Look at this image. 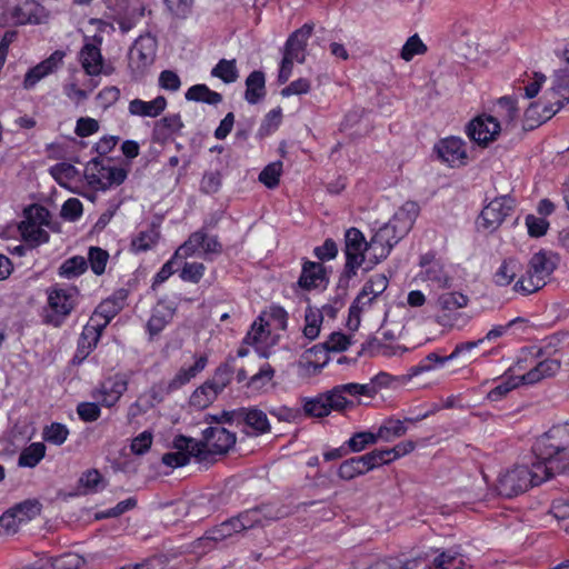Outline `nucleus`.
Here are the masks:
<instances>
[{
    "label": "nucleus",
    "instance_id": "7",
    "mask_svg": "<svg viewBox=\"0 0 569 569\" xmlns=\"http://www.w3.org/2000/svg\"><path fill=\"white\" fill-rule=\"evenodd\" d=\"M157 39L151 34L140 36L129 51V68L134 80H141L153 64L157 53Z\"/></svg>",
    "mask_w": 569,
    "mask_h": 569
},
{
    "label": "nucleus",
    "instance_id": "49",
    "mask_svg": "<svg viewBox=\"0 0 569 569\" xmlns=\"http://www.w3.org/2000/svg\"><path fill=\"white\" fill-rule=\"evenodd\" d=\"M109 260V253L107 250L100 247H90L88 251V263L92 272L97 276H101L106 271V266Z\"/></svg>",
    "mask_w": 569,
    "mask_h": 569
},
{
    "label": "nucleus",
    "instance_id": "39",
    "mask_svg": "<svg viewBox=\"0 0 569 569\" xmlns=\"http://www.w3.org/2000/svg\"><path fill=\"white\" fill-rule=\"evenodd\" d=\"M303 412L308 417L323 418L331 411L328 407V399L323 393L318 395L315 398L303 399Z\"/></svg>",
    "mask_w": 569,
    "mask_h": 569
},
{
    "label": "nucleus",
    "instance_id": "19",
    "mask_svg": "<svg viewBox=\"0 0 569 569\" xmlns=\"http://www.w3.org/2000/svg\"><path fill=\"white\" fill-rule=\"evenodd\" d=\"M328 278L326 268L320 262L306 261L302 266V271L299 277L298 283L302 289L311 290L319 288L322 283H327Z\"/></svg>",
    "mask_w": 569,
    "mask_h": 569
},
{
    "label": "nucleus",
    "instance_id": "64",
    "mask_svg": "<svg viewBox=\"0 0 569 569\" xmlns=\"http://www.w3.org/2000/svg\"><path fill=\"white\" fill-rule=\"evenodd\" d=\"M325 396L328 399V407L330 411H342L347 407L353 406V402L346 398V395L339 388V386L335 387L330 391L325 392Z\"/></svg>",
    "mask_w": 569,
    "mask_h": 569
},
{
    "label": "nucleus",
    "instance_id": "10",
    "mask_svg": "<svg viewBox=\"0 0 569 569\" xmlns=\"http://www.w3.org/2000/svg\"><path fill=\"white\" fill-rule=\"evenodd\" d=\"M501 130L500 122L493 116H479L471 120L466 132L468 137L481 146H487L491 141L496 140Z\"/></svg>",
    "mask_w": 569,
    "mask_h": 569
},
{
    "label": "nucleus",
    "instance_id": "35",
    "mask_svg": "<svg viewBox=\"0 0 569 569\" xmlns=\"http://www.w3.org/2000/svg\"><path fill=\"white\" fill-rule=\"evenodd\" d=\"M44 569H79L84 560L73 552H66L54 558L42 560Z\"/></svg>",
    "mask_w": 569,
    "mask_h": 569
},
{
    "label": "nucleus",
    "instance_id": "20",
    "mask_svg": "<svg viewBox=\"0 0 569 569\" xmlns=\"http://www.w3.org/2000/svg\"><path fill=\"white\" fill-rule=\"evenodd\" d=\"M561 368L558 359H545L539 361L532 369L520 377L523 385H533L545 378L553 377Z\"/></svg>",
    "mask_w": 569,
    "mask_h": 569
},
{
    "label": "nucleus",
    "instance_id": "11",
    "mask_svg": "<svg viewBox=\"0 0 569 569\" xmlns=\"http://www.w3.org/2000/svg\"><path fill=\"white\" fill-rule=\"evenodd\" d=\"M237 436L234 432L227 430L223 427H208L202 431V440L199 441L212 455H224L236 443Z\"/></svg>",
    "mask_w": 569,
    "mask_h": 569
},
{
    "label": "nucleus",
    "instance_id": "30",
    "mask_svg": "<svg viewBox=\"0 0 569 569\" xmlns=\"http://www.w3.org/2000/svg\"><path fill=\"white\" fill-rule=\"evenodd\" d=\"M174 309L159 303L153 308L150 319L147 323V330L151 337L159 335L170 322Z\"/></svg>",
    "mask_w": 569,
    "mask_h": 569
},
{
    "label": "nucleus",
    "instance_id": "56",
    "mask_svg": "<svg viewBox=\"0 0 569 569\" xmlns=\"http://www.w3.org/2000/svg\"><path fill=\"white\" fill-rule=\"evenodd\" d=\"M468 297L461 292H446L438 298V305L442 310H457L468 305Z\"/></svg>",
    "mask_w": 569,
    "mask_h": 569
},
{
    "label": "nucleus",
    "instance_id": "53",
    "mask_svg": "<svg viewBox=\"0 0 569 569\" xmlns=\"http://www.w3.org/2000/svg\"><path fill=\"white\" fill-rule=\"evenodd\" d=\"M21 230L24 240L33 246H39L49 241V233L37 223H23Z\"/></svg>",
    "mask_w": 569,
    "mask_h": 569
},
{
    "label": "nucleus",
    "instance_id": "15",
    "mask_svg": "<svg viewBox=\"0 0 569 569\" xmlns=\"http://www.w3.org/2000/svg\"><path fill=\"white\" fill-rule=\"evenodd\" d=\"M438 158L450 167H458L465 163L467 152L465 142L457 137L442 139L435 146Z\"/></svg>",
    "mask_w": 569,
    "mask_h": 569
},
{
    "label": "nucleus",
    "instance_id": "18",
    "mask_svg": "<svg viewBox=\"0 0 569 569\" xmlns=\"http://www.w3.org/2000/svg\"><path fill=\"white\" fill-rule=\"evenodd\" d=\"M323 501H306L297 505L295 508H291L290 506L286 505H274V503H261L259 506H256L254 508L259 511V520L262 525V527L270 521H276L282 518H286L290 516L293 512L299 511L300 509L306 510L308 507H313L316 505H320Z\"/></svg>",
    "mask_w": 569,
    "mask_h": 569
},
{
    "label": "nucleus",
    "instance_id": "63",
    "mask_svg": "<svg viewBox=\"0 0 569 569\" xmlns=\"http://www.w3.org/2000/svg\"><path fill=\"white\" fill-rule=\"evenodd\" d=\"M222 184L220 171H206L200 182V191L206 194L217 193Z\"/></svg>",
    "mask_w": 569,
    "mask_h": 569
},
{
    "label": "nucleus",
    "instance_id": "37",
    "mask_svg": "<svg viewBox=\"0 0 569 569\" xmlns=\"http://www.w3.org/2000/svg\"><path fill=\"white\" fill-rule=\"evenodd\" d=\"M46 455V446L41 442H33L24 448L18 459L20 467L33 468Z\"/></svg>",
    "mask_w": 569,
    "mask_h": 569
},
{
    "label": "nucleus",
    "instance_id": "59",
    "mask_svg": "<svg viewBox=\"0 0 569 569\" xmlns=\"http://www.w3.org/2000/svg\"><path fill=\"white\" fill-rule=\"evenodd\" d=\"M49 172L61 186H63L67 181L73 180L78 174L76 167L67 162L56 163L49 169Z\"/></svg>",
    "mask_w": 569,
    "mask_h": 569
},
{
    "label": "nucleus",
    "instance_id": "54",
    "mask_svg": "<svg viewBox=\"0 0 569 569\" xmlns=\"http://www.w3.org/2000/svg\"><path fill=\"white\" fill-rule=\"evenodd\" d=\"M545 284H546V282L533 277V274L527 270L526 274L521 276L519 278V280L515 283L513 290L523 296H527V295L538 291Z\"/></svg>",
    "mask_w": 569,
    "mask_h": 569
},
{
    "label": "nucleus",
    "instance_id": "57",
    "mask_svg": "<svg viewBox=\"0 0 569 569\" xmlns=\"http://www.w3.org/2000/svg\"><path fill=\"white\" fill-rule=\"evenodd\" d=\"M407 428L401 420L389 419L379 429L378 437L386 441H390L393 438L401 437L406 433Z\"/></svg>",
    "mask_w": 569,
    "mask_h": 569
},
{
    "label": "nucleus",
    "instance_id": "25",
    "mask_svg": "<svg viewBox=\"0 0 569 569\" xmlns=\"http://www.w3.org/2000/svg\"><path fill=\"white\" fill-rule=\"evenodd\" d=\"M80 61L87 74L99 76L102 72L103 59L98 46L86 43L80 51Z\"/></svg>",
    "mask_w": 569,
    "mask_h": 569
},
{
    "label": "nucleus",
    "instance_id": "61",
    "mask_svg": "<svg viewBox=\"0 0 569 569\" xmlns=\"http://www.w3.org/2000/svg\"><path fill=\"white\" fill-rule=\"evenodd\" d=\"M388 287V279L385 274L372 276L362 287V297L380 296Z\"/></svg>",
    "mask_w": 569,
    "mask_h": 569
},
{
    "label": "nucleus",
    "instance_id": "31",
    "mask_svg": "<svg viewBox=\"0 0 569 569\" xmlns=\"http://www.w3.org/2000/svg\"><path fill=\"white\" fill-rule=\"evenodd\" d=\"M184 98L188 101L202 102L210 106H217L222 101V96L211 90L206 84H194L190 87L184 93Z\"/></svg>",
    "mask_w": 569,
    "mask_h": 569
},
{
    "label": "nucleus",
    "instance_id": "4",
    "mask_svg": "<svg viewBox=\"0 0 569 569\" xmlns=\"http://www.w3.org/2000/svg\"><path fill=\"white\" fill-rule=\"evenodd\" d=\"M420 208L415 201H407L393 216L392 220L381 227L372 237V246L389 243L392 249L412 228Z\"/></svg>",
    "mask_w": 569,
    "mask_h": 569
},
{
    "label": "nucleus",
    "instance_id": "17",
    "mask_svg": "<svg viewBox=\"0 0 569 569\" xmlns=\"http://www.w3.org/2000/svg\"><path fill=\"white\" fill-rule=\"evenodd\" d=\"M312 31L313 24L305 23L301 28L292 32L284 44L283 56L299 63L305 62L307 41L311 37Z\"/></svg>",
    "mask_w": 569,
    "mask_h": 569
},
{
    "label": "nucleus",
    "instance_id": "55",
    "mask_svg": "<svg viewBox=\"0 0 569 569\" xmlns=\"http://www.w3.org/2000/svg\"><path fill=\"white\" fill-rule=\"evenodd\" d=\"M427 50H428L427 46L422 42L420 37L416 33L407 39L406 43L403 44V47L400 51V57L405 61H410V60H412V58L415 56L425 54L427 52Z\"/></svg>",
    "mask_w": 569,
    "mask_h": 569
},
{
    "label": "nucleus",
    "instance_id": "33",
    "mask_svg": "<svg viewBox=\"0 0 569 569\" xmlns=\"http://www.w3.org/2000/svg\"><path fill=\"white\" fill-rule=\"evenodd\" d=\"M463 557L453 549L441 551L429 566L430 569H463Z\"/></svg>",
    "mask_w": 569,
    "mask_h": 569
},
{
    "label": "nucleus",
    "instance_id": "16",
    "mask_svg": "<svg viewBox=\"0 0 569 569\" xmlns=\"http://www.w3.org/2000/svg\"><path fill=\"white\" fill-rule=\"evenodd\" d=\"M127 389L128 380L123 376L116 375L101 383L93 393V398L99 399L102 406L110 408L119 401Z\"/></svg>",
    "mask_w": 569,
    "mask_h": 569
},
{
    "label": "nucleus",
    "instance_id": "46",
    "mask_svg": "<svg viewBox=\"0 0 569 569\" xmlns=\"http://www.w3.org/2000/svg\"><path fill=\"white\" fill-rule=\"evenodd\" d=\"M268 327H269V323L264 322L262 317H259L251 325V328L247 332L242 342L244 345H251V346H256L258 343L266 342L268 336L270 335V331L267 329Z\"/></svg>",
    "mask_w": 569,
    "mask_h": 569
},
{
    "label": "nucleus",
    "instance_id": "3",
    "mask_svg": "<svg viewBox=\"0 0 569 569\" xmlns=\"http://www.w3.org/2000/svg\"><path fill=\"white\" fill-rule=\"evenodd\" d=\"M47 306L43 308L42 321L54 328L61 327L78 303L77 287L54 284L47 290Z\"/></svg>",
    "mask_w": 569,
    "mask_h": 569
},
{
    "label": "nucleus",
    "instance_id": "21",
    "mask_svg": "<svg viewBox=\"0 0 569 569\" xmlns=\"http://www.w3.org/2000/svg\"><path fill=\"white\" fill-rule=\"evenodd\" d=\"M556 267V256L541 250L531 257L528 271L531 272L533 277L546 282L547 278L553 272Z\"/></svg>",
    "mask_w": 569,
    "mask_h": 569
},
{
    "label": "nucleus",
    "instance_id": "43",
    "mask_svg": "<svg viewBox=\"0 0 569 569\" xmlns=\"http://www.w3.org/2000/svg\"><path fill=\"white\" fill-rule=\"evenodd\" d=\"M417 559H402L399 557H387L378 559L369 565L366 569H416Z\"/></svg>",
    "mask_w": 569,
    "mask_h": 569
},
{
    "label": "nucleus",
    "instance_id": "40",
    "mask_svg": "<svg viewBox=\"0 0 569 569\" xmlns=\"http://www.w3.org/2000/svg\"><path fill=\"white\" fill-rule=\"evenodd\" d=\"M210 73L212 77L221 79L224 83L236 82L239 78L236 59H221Z\"/></svg>",
    "mask_w": 569,
    "mask_h": 569
},
{
    "label": "nucleus",
    "instance_id": "2",
    "mask_svg": "<svg viewBox=\"0 0 569 569\" xmlns=\"http://www.w3.org/2000/svg\"><path fill=\"white\" fill-rule=\"evenodd\" d=\"M538 459L532 462V467L517 466L508 470L498 479L497 491L498 495L506 498H512L527 491L530 487L539 486L543 481L553 476L549 470L537 469Z\"/></svg>",
    "mask_w": 569,
    "mask_h": 569
},
{
    "label": "nucleus",
    "instance_id": "22",
    "mask_svg": "<svg viewBox=\"0 0 569 569\" xmlns=\"http://www.w3.org/2000/svg\"><path fill=\"white\" fill-rule=\"evenodd\" d=\"M129 291L124 288L116 290L96 308V317L113 319L126 306Z\"/></svg>",
    "mask_w": 569,
    "mask_h": 569
},
{
    "label": "nucleus",
    "instance_id": "36",
    "mask_svg": "<svg viewBox=\"0 0 569 569\" xmlns=\"http://www.w3.org/2000/svg\"><path fill=\"white\" fill-rule=\"evenodd\" d=\"M88 269V261L84 257L73 256L64 260L58 269L61 278L74 279L83 274Z\"/></svg>",
    "mask_w": 569,
    "mask_h": 569
},
{
    "label": "nucleus",
    "instance_id": "9",
    "mask_svg": "<svg viewBox=\"0 0 569 569\" xmlns=\"http://www.w3.org/2000/svg\"><path fill=\"white\" fill-rule=\"evenodd\" d=\"M516 201L510 196L493 198L481 210L478 224L487 230H496L513 211Z\"/></svg>",
    "mask_w": 569,
    "mask_h": 569
},
{
    "label": "nucleus",
    "instance_id": "28",
    "mask_svg": "<svg viewBox=\"0 0 569 569\" xmlns=\"http://www.w3.org/2000/svg\"><path fill=\"white\" fill-rule=\"evenodd\" d=\"M521 270L522 266L518 259L506 258L493 273L492 280L499 287L509 286Z\"/></svg>",
    "mask_w": 569,
    "mask_h": 569
},
{
    "label": "nucleus",
    "instance_id": "50",
    "mask_svg": "<svg viewBox=\"0 0 569 569\" xmlns=\"http://www.w3.org/2000/svg\"><path fill=\"white\" fill-rule=\"evenodd\" d=\"M380 437L378 432L373 433L370 431L356 432L347 442L350 452H360L370 445H375Z\"/></svg>",
    "mask_w": 569,
    "mask_h": 569
},
{
    "label": "nucleus",
    "instance_id": "32",
    "mask_svg": "<svg viewBox=\"0 0 569 569\" xmlns=\"http://www.w3.org/2000/svg\"><path fill=\"white\" fill-rule=\"evenodd\" d=\"M369 472L365 455L345 460L338 468V476L342 480H351Z\"/></svg>",
    "mask_w": 569,
    "mask_h": 569
},
{
    "label": "nucleus",
    "instance_id": "38",
    "mask_svg": "<svg viewBox=\"0 0 569 569\" xmlns=\"http://www.w3.org/2000/svg\"><path fill=\"white\" fill-rule=\"evenodd\" d=\"M97 333H92V330L89 328H83L79 340L77 351L73 356V363H81L96 348L97 342L94 341V337Z\"/></svg>",
    "mask_w": 569,
    "mask_h": 569
},
{
    "label": "nucleus",
    "instance_id": "41",
    "mask_svg": "<svg viewBox=\"0 0 569 569\" xmlns=\"http://www.w3.org/2000/svg\"><path fill=\"white\" fill-rule=\"evenodd\" d=\"M259 511L258 509L249 508L247 510H243L239 512L238 515L233 516V520L236 523V527L238 528L239 532L243 535L250 529L262 527L260 520H259Z\"/></svg>",
    "mask_w": 569,
    "mask_h": 569
},
{
    "label": "nucleus",
    "instance_id": "12",
    "mask_svg": "<svg viewBox=\"0 0 569 569\" xmlns=\"http://www.w3.org/2000/svg\"><path fill=\"white\" fill-rule=\"evenodd\" d=\"M12 10L13 13L9 16V26L39 24L47 19L44 7L34 0H18Z\"/></svg>",
    "mask_w": 569,
    "mask_h": 569
},
{
    "label": "nucleus",
    "instance_id": "23",
    "mask_svg": "<svg viewBox=\"0 0 569 569\" xmlns=\"http://www.w3.org/2000/svg\"><path fill=\"white\" fill-rule=\"evenodd\" d=\"M166 107L167 99L163 96H158L151 101L133 99L129 102L128 110L132 116L156 118L164 111Z\"/></svg>",
    "mask_w": 569,
    "mask_h": 569
},
{
    "label": "nucleus",
    "instance_id": "14",
    "mask_svg": "<svg viewBox=\"0 0 569 569\" xmlns=\"http://www.w3.org/2000/svg\"><path fill=\"white\" fill-rule=\"evenodd\" d=\"M240 426L249 436H260L270 432L271 425L267 413L257 407L240 408Z\"/></svg>",
    "mask_w": 569,
    "mask_h": 569
},
{
    "label": "nucleus",
    "instance_id": "62",
    "mask_svg": "<svg viewBox=\"0 0 569 569\" xmlns=\"http://www.w3.org/2000/svg\"><path fill=\"white\" fill-rule=\"evenodd\" d=\"M217 398V391L212 390L211 386L204 382L201 387L197 388L191 395L190 401L193 406L206 408Z\"/></svg>",
    "mask_w": 569,
    "mask_h": 569
},
{
    "label": "nucleus",
    "instance_id": "52",
    "mask_svg": "<svg viewBox=\"0 0 569 569\" xmlns=\"http://www.w3.org/2000/svg\"><path fill=\"white\" fill-rule=\"evenodd\" d=\"M232 373V367L228 363H222L217 368L212 380L207 381V383L211 386L212 390L217 391L218 396L230 383Z\"/></svg>",
    "mask_w": 569,
    "mask_h": 569
},
{
    "label": "nucleus",
    "instance_id": "60",
    "mask_svg": "<svg viewBox=\"0 0 569 569\" xmlns=\"http://www.w3.org/2000/svg\"><path fill=\"white\" fill-rule=\"evenodd\" d=\"M68 435V428L59 422H53L43 430V439L57 446L62 445L67 440Z\"/></svg>",
    "mask_w": 569,
    "mask_h": 569
},
{
    "label": "nucleus",
    "instance_id": "13",
    "mask_svg": "<svg viewBox=\"0 0 569 569\" xmlns=\"http://www.w3.org/2000/svg\"><path fill=\"white\" fill-rule=\"evenodd\" d=\"M199 249H202L206 256L219 254L222 251V244L217 237H208L206 232L199 230L190 234L188 240L176 251V256L189 257Z\"/></svg>",
    "mask_w": 569,
    "mask_h": 569
},
{
    "label": "nucleus",
    "instance_id": "58",
    "mask_svg": "<svg viewBox=\"0 0 569 569\" xmlns=\"http://www.w3.org/2000/svg\"><path fill=\"white\" fill-rule=\"evenodd\" d=\"M282 171V162L276 161L263 168L259 174V181L267 188L272 189L279 184V178Z\"/></svg>",
    "mask_w": 569,
    "mask_h": 569
},
{
    "label": "nucleus",
    "instance_id": "51",
    "mask_svg": "<svg viewBox=\"0 0 569 569\" xmlns=\"http://www.w3.org/2000/svg\"><path fill=\"white\" fill-rule=\"evenodd\" d=\"M42 505L38 499H27L12 507L19 516L20 521H28L36 518L41 512Z\"/></svg>",
    "mask_w": 569,
    "mask_h": 569
},
{
    "label": "nucleus",
    "instance_id": "6",
    "mask_svg": "<svg viewBox=\"0 0 569 569\" xmlns=\"http://www.w3.org/2000/svg\"><path fill=\"white\" fill-rule=\"evenodd\" d=\"M172 447L176 451L164 453L161 459L168 467H183L189 463L191 457L200 462L209 460V450L193 438L179 435L173 439Z\"/></svg>",
    "mask_w": 569,
    "mask_h": 569
},
{
    "label": "nucleus",
    "instance_id": "29",
    "mask_svg": "<svg viewBox=\"0 0 569 569\" xmlns=\"http://www.w3.org/2000/svg\"><path fill=\"white\" fill-rule=\"evenodd\" d=\"M183 126L184 124L179 113L168 114L156 121L153 127V137L158 141H164L171 134L179 132Z\"/></svg>",
    "mask_w": 569,
    "mask_h": 569
},
{
    "label": "nucleus",
    "instance_id": "48",
    "mask_svg": "<svg viewBox=\"0 0 569 569\" xmlns=\"http://www.w3.org/2000/svg\"><path fill=\"white\" fill-rule=\"evenodd\" d=\"M160 233L156 228H150L147 231H141L131 241V249L134 252H144L151 249L159 240Z\"/></svg>",
    "mask_w": 569,
    "mask_h": 569
},
{
    "label": "nucleus",
    "instance_id": "8",
    "mask_svg": "<svg viewBox=\"0 0 569 569\" xmlns=\"http://www.w3.org/2000/svg\"><path fill=\"white\" fill-rule=\"evenodd\" d=\"M369 243L366 241L362 232L357 228H350L345 234V254L346 263L343 273L351 276L357 274L365 261V252L368 250Z\"/></svg>",
    "mask_w": 569,
    "mask_h": 569
},
{
    "label": "nucleus",
    "instance_id": "24",
    "mask_svg": "<svg viewBox=\"0 0 569 569\" xmlns=\"http://www.w3.org/2000/svg\"><path fill=\"white\" fill-rule=\"evenodd\" d=\"M207 362V356H200L199 358H197L194 363L189 368H181L167 385L166 392L170 393L188 383L192 378H194L199 372H201L206 368Z\"/></svg>",
    "mask_w": 569,
    "mask_h": 569
},
{
    "label": "nucleus",
    "instance_id": "1",
    "mask_svg": "<svg viewBox=\"0 0 569 569\" xmlns=\"http://www.w3.org/2000/svg\"><path fill=\"white\" fill-rule=\"evenodd\" d=\"M569 421L551 427L532 446L537 469L562 473L569 467Z\"/></svg>",
    "mask_w": 569,
    "mask_h": 569
},
{
    "label": "nucleus",
    "instance_id": "47",
    "mask_svg": "<svg viewBox=\"0 0 569 569\" xmlns=\"http://www.w3.org/2000/svg\"><path fill=\"white\" fill-rule=\"evenodd\" d=\"M496 112L508 124L513 123L518 118L517 99L510 96L499 98Z\"/></svg>",
    "mask_w": 569,
    "mask_h": 569
},
{
    "label": "nucleus",
    "instance_id": "26",
    "mask_svg": "<svg viewBox=\"0 0 569 569\" xmlns=\"http://www.w3.org/2000/svg\"><path fill=\"white\" fill-rule=\"evenodd\" d=\"M266 96V78L260 70L252 71L246 79L244 99L250 104L258 103Z\"/></svg>",
    "mask_w": 569,
    "mask_h": 569
},
{
    "label": "nucleus",
    "instance_id": "5",
    "mask_svg": "<svg viewBox=\"0 0 569 569\" xmlns=\"http://www.w3.org/2000/svg\"><path fill=\"white\" fill-rule=\"evenodd\" d=\"M112 158H92L84 168V178L90 187L106 191L112 187L122 184L129 174L127 167L111 164Z\"/></svg>",
    "mask_w": 569,
    "mask_h": 569
},
{
    "label": "nucleus",
    "instance_id": "42",
    "mask_svg": "<svg viewBox=\"0 0 569 569\" xmlns=\"http://www.w3.org/2000/svg\"><path fill=\"white\" fill-rule=\"evenodd\" d=\"M452 360L449 356H440L437 352H430L418 365L409 369V377H416L422 372L430 371L437 366H443L446 362Z\"/></svg>",
    "mask_w": 569,
    "mask_h": 569
},
{
    "label": "nucleus",
    "instance_id": "44",
    "mask_svg": "<svg viewBox=\"0 0 569 569\" xmlns=\"http://www.w3.org/2000/svg\"><path fill=\"white\" fill-rule=\"evenodd\" d=\"M303 335L309 340H315L319 333L322 323V312L319 309L308 307L305 315Z\"/></svg>",
    "mask_w": 569,
    "mask_h": 569
},
{
    "label": "nucleus",
    "instance_id": "45",
    "mask_svg": "<svg viewBox=\"0 0 569 569\" xmlns=\"http://www.w3.org/2000/svg\"><path fill=\"white\" fill-rule=\"evenodd\" d=\"M425 279L439 289L451 286V278L439 262H433L426 268Z\"/></svg>",
    "mask_w": 569,
    "mask_h": 569
},
{
    "label": "nucleus",
    "instance_id": "34",
    "mask_svg": "<svg viewBox=\"0 0 569 569\" xmlns=\"http://www.w3.org/2000/svg\"><path fill=\"white\" fill-rule=\"evenodd\" d=\"M106 487L102 475L97 469L87 470L78 481L81 495L96 493Z\"/></svg>",
    "mask_w": 569,
    "mask_h": 569
},
{
    "label": "nucleus",
    "instance_id": "27",
    "mask_svg": "<svg viewBox=\"0 0 569 569\" xmlns=\"http://www.w3.org/2000/svg\"><path fill=\"white\" fill-rule=\"evenodd\" d=\"M329 361L328 347L325 343H318L305 351L301 356L300 363L307 369L312 368L315 372H319Z\"/></svg>",
    "mask_w": 569,
    "mask_h": 569
}]
</instances>
